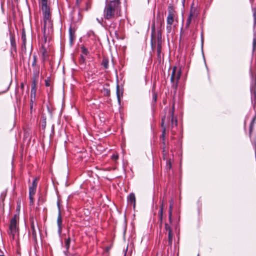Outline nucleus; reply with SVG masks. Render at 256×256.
<instances>
[{
    "label": "nucleus",
    "mask_w": 256,
    "mask_h": 256,
    "mask_svg": "<svg viewBox=\"0 0 256 256\" xmlns=\"http://www.w3.org/2000/svg\"><path fill=\"white\" fill-rule=\"evenodd\" d=\"M119 0H106L104 12V18L106 20L116 18L120 16Z\"/></svg>",
    "instance_id": "1"
},
{
    "label": "nucleus",
    "mask_w": 256,
    "mask_h": 256,
    "mask_svg": "<svg viewBox=\"0 0 256 256\" xmlns=\"http://www.w3.org/2000/svg\"><path fill=\"white\" fill-rule=\"evenodd\" d=\"M150 45L152 48L156 45L157 55L158 57H160L162 50V32L160 30L156 32L154 20L152 24Z\"/></svg>",
    "instance_id": "2"
},
{
    "label": "nucleus",
    "mask_w": 256,
    "mask_h": 256,
    "mask_svg": "<svg viewBox=\"0 0 256 256\" xmlns=\"http://www.w3.org/2000/svg\"><path fill=\"white\" fill-rule=\"evenodd\" d=\"M176 12L174 10V6L170 5L168 6V14L166 18V32L170 34L172 32V26L174 22V19L176 18Z\"/></svg>",
    "instance_id": "3"
},
{
    "label": "nucleus",
    "mask_w": 256,
    "mask_h": 256,
    "mask_svg": "<svg viewBox=\"0 0 256 256\" xmlns=\"http://www.w3.org/2000/svg\"><path fill=\"white\" fill-rule=\"evenodd\" d=\"M42 10L43 12L44 22L46 21L52 20L50 18V9L47 4L46 0H42Z\"/></svg>",
    "instance_id": "4"
},
{
    "label": "nucleus",
    "mask_w": 256,
    "mask_h": 256,
    "mask_svg": "<svg viewBox=\"0 0 256 256\" xmlns=\"http://www.w3.org/2000/svg\"><path fill=\"white\" fill-rule=\"evenodd\" d=\"M53 32V25L52 20L44 22L43 33L46 38Z\"/></svg>",
    "instance_id": "5"
},
{
    "label": "nucleus",
    "mask_w": 256,
    "mask_h": 256,
    "mask_svg": "<svg viewBox=\"0 0 256 256\" xmlns=\"http://www.w3.org/2000/svg\"><path fill=\"white\" fill-rule=\"evenodd\" d=\"M198 16V14L196 12V10L194 8H191L188 16V17L186 20V28H188L193 21L194 22Z\"/></svg>",
    "instance_id": "6"
},
{
    "label": "nucleus",
    "mask_w": 256,
    "mask_h": 256,
    "mask_svg": "<svg viewBox=\"0 0 256 256\" xmlns=\"http://www.w3.org/2000/svg\"><path fill=\"white\" fill-rule=\"evenodd\" d=\"M10 234L12 236V239L14 240V236L18 231L17 228V222L16 218V216L12 218L10 224Z\"/></svg>",
    "instance_id": "7"
},
{
    "label": "nucleus",
    "mask_w": 256,
    "mask_h": 256,
    "mask_svg": "<svg viewBox=\"0 0 256 256\" xmlns=\"http://www.w3.org/2000/svg\"><path fill=\"white\" fill-rule=\"evenodd\" d=\"M181 73L180 70H177V68L174 66L172 68V72L170 76V81L172 83L176 82L177 84L180 77Z\"/></svg>",
    "instance_id": "8"
},
{
    "label": "nucleus",
    "mask_w": 256,
    "mask_h": 256,
    "mask_svg": "<svg viewBox=\"0 0 256 256\" xmlns=\"http://www.w3.org/2000/svg\"><path fill=\"white\" fill-rule=\"evenodd\" d=\"M105 23L106 26H109V32L111 34H114L116 36V38L118 39L119 38V34L118 32V28L117 26V24L116 22H112L110 25L108 24L106 21Z\"/></svg>",
    "instance_id": "9"
},
{
    "label": "nucleus",
    "mask_w": 256,
    "mask_h": 256,
    "mask_svg": "<svg viewBox=\"0 0 256 256\" xmlns=\"http://www.w3.org/2000/svg\"><path fill=\"white\" fill-rule=\"evenodd\" d=\"M36 84L34 81L33 82L32 84V88L30 91V102L32 103H34L36 101Z\"/></svg>",
    "instance_id": "10"
},
{
    "label": "nucleus",
    "mask_w": 256,
    "mask_h": 256,
    "mask_svg": "<svg viewBox=\"0 0 256 256\" xmlns=\"http://www.w3.org/2000/svg\"><path fill=\"white\" fill-rule=\"evenodd\" d=\"M56 222H57V225H58V232L59 236H60L61 234H62V218L61 216L60 210H59V212H58Z\"/></svg>",
    "instance_id": "11"
},
{
    "label": "nucleus",
    "mask_w": 256,
    "mask_h": 256,
    "mask_svg": "<svg viewBox=\"0 0 256 256\" xmlns=\"http://www.w3.org/2000/svg\"><path fill=\"white\" fill-rule=\"evenodd\" d=\"M128 202L129 204L133 205V207L134 208L136 206V197L134 193H130L127 198Z\"/></svg>",
    "instance_id": "12"
},
{
    "label": "nucleus",
    "mask_w": 256,
    "mask_h": 256,
    "mask_svg": "<svg viewBox=\"0 0 256 256\" xmlns=\"http://www.w3.org/2000/svg\"><path fill=\"white\" fill-rule=\"evenodd\" d=\"M174 106H172V112H170V116L171 118V125L172 127L174 126H176L178 124V120L176 118H174Z\"/></svg>",
    "instance_id": "13"
},
{
    "label": "nucleus",
    "mask_w": 256,
    "mask_h": 256,
    "mask_svg": "<svg viewBox=\"0 0 256 256\" xmlns=\"http://www.w3.org/2000/svg\"><path fill=\"white\" fill-rule=\"evenodd\" d=\"M36 190L32 188H29V198L30 203L32 205L34 203V196L36 194Z\"/></svg>",
    "instance_id": "14"
},
{
    "label": "nucleus",
    "mask_w": 256,
    "mask_h": 256,
    "mask_svg": "<svg viewBox=\"0 0 256 256\" xmlns=\"http://www.w3.org/2000/svg\"><path fill=\"white\" fill-rule=\"evenodd\" d=\"M71 242V238L70 236H68L67 238L65 240V247L66 248V250L64 251V254L66 256H68V250L70 246V243Z\"/></svg>",
    "instance_id": "15"
},
{
    "label": "nucleus",
    "mask_w": 256,
    "mask_h": 256,
    "mask_svg": "<svg viewBox=\"0 0 256 256\" xmlns=\"http://www.w3.org/2000/svg\"><path fill=\"white\" fill-rule=\"evenodd\" d=\"M164 118H162V126L163 127V130L162 131V143L164 145H165V134H166V128L164 126Z\"/></svg>",
    "instance_id": "16"
},
{
    "label": "nucleus",
    "mask_w": 256,
    "mask_h": 256,
    "mask_svg": "<svg viewBox=\"0 0 256 256\" xmlns=\"http://www.w3.org/2000/svg\"><path fill=\"white\" fill-rule=\"evenodd\" d=\"M163 206H164V204H163V202H162V205H161L160 208L158 211V220L160 222V224H162V222L163 209H164Z\"/></svg>",
    "instance_id": "17"
},
{
    "label": "nucleus",
    "mask_w": 256,
    "mask_h": 256,
    "mask_svg": "<svg viewBox=\"0 0 256 256\" xmlns=\"http://www.w3.org/2000/svg\"><path fill=\"white\" fill-rule=\"evenodd\" d=\"M108 59L107 58H104L102 60V65L103 66L104 68L105 69H107L108 68Z\"/></svg>",
    "instance_id": "18"
},
{
    "label": "nucleus",
    "mask_w": 256,
    "mask_h": 256,
    "mask_svg": "<svg viewBox=\"0 0 256 256\" xmlns=\"http://www.w3.org/2000/svg\"><path fill=\"white\" fill-rule=\"evenodd\" d=\"M32 234L33 239L36 240V232L34 223L31 224Z\"/></svg>",
    "instance_id": "19"
},
{
    "label": "nucleus",
    "mask_w": 256,
    "mask_h": 256,
    "mask_svg": "<svg viewBox=\"0 0 256 256\" xmlns=\"http://www.w3.org/2000/svg\"><path fill=\"white\" fill-rule=\"evenodd\" d=\"M38 186V179L37 178H35L32 182V184L31 186H30L29 188H32L34 189H36V187Z\"/></svg>",
    "instance_id": "20"
},
{
    "label": "nucleus",
    "mask_w": 256,
    "mask_h": 256,
    "mask_svg": "<svg viewBox=\"0 0 256 256\" xmlns=\"http://www.w3.org/2000/svg\"><path fill=\"white\" fill-rule=\"evenodd\" d=\"M79 63H80V64L81 66H85L86 60H85V58H84V56L82 55H80V59H79Z\"/></svg>",
    "instance_id": "21"
},
{
    "label": "nucleus",
    "mask_w": 256,
    "mask_h": 256,
    "mask_svg": "<svg viewBox=\"0 0 256 256\" xmlns=\"http://www.w3.org/2000/svg\"><path fill=\"white\" fill-rule=\"evenodd\" d=\"M102 92L104 96H110V90L109 89L104 88Z\"/></svg>",
    "instance_id": "22"
},
{
    "label": "nucleus",
    "mask_w": 256,
    "mask_h": 256,
    "mask_svg": "<svg viewBox=\"0 0 256 256\" xmlns=\"http://www.w3.org/2000/svg\"><path fill=\"white\" fill-rule=\"evenodd\" d=\"M168 244L171 246L172 242V232H168Z\"/></svg>",
    "instance_id": "23"
},
{
    "label": "nucleus",
    "mask_w": 256,
    "mask_h": 256,
    "mask_svg": "<svg viewBox=\"0 0 256 256\" xmlns=\"http://www.w3.org/2000/svg\"><path fill=\"white\" fill-rule=\"evenodd\" d=\"M22 45L24 46H25L26 44V36L24 32H22Z\"/></svg>",
    "instance_id": "24"
},
{
    "label": "nucleus",
    "mask_w": 256,
    "mask_h": 256,
    "mask_svg": "<svg viewBox=\"0 0 256 256\" xmlns=\"http://www.w3.org/2000/svg\"><path fill=\"white\" fill-rule=\"evenodd\" d=\"M116 96H117L118 102H120V91H119L118 84H117V86H116Z\"/></svg>",
    "instance_id": "25"
},
{
    "label": "nucleus",
    "mask_w": 256,
    "mask_h": 256,
    "mask_svg": "<svg viewBox=\"0 0 256 256\" xmlns=\"http://www.w3.org/2000/svg\"><path fill=\"white\" fill-rule=\"evenodd\" d=\"M81 49H82V54H84V55L88 54V50H87L86 48L84 46H82V47L81 48Z\"/></svg>",
    "instance_id": "26"
},
{
    "label": "nucleus",
    "mask_w": 256,
    "mask_h": 256,
    "mask_svg": "<svg viewBox=\"0 0 256 256\" xmlns=\"http://www.w3.org/2000/svg\"><path fill=\"white\" fill-rule=\"evenodd\" d=\"M45 86L47 87H48L50 85V78H48L45 80Z\"/></svg>",
    "instance_id": "27"
},
{
    "label": "nucleus",
    "mask_w": 256,
    "mask_h": 256,
    "mask_svg": "<svg viewBox=\"0 0 256 256\" xmlns=\"http://www.w3.org/2000/svg\"><path fill=\"white\" fill-rule=\"evenodd\" d=\"M165 230L168 231V232H172L170 226L166 223L165 224Z\"/></svg>",
    "instance_id": "28"
},
{
    "label": "nucleus",
    "mask_w": 256,
    "mask_h": 256,
    "mask_svg": "<svg viewBox=\"0 0 256 256\" xmlns=\"http://www.w3.org/2000/svg\"><path fill=\"white\" fill-rule=\"evenodd\" d=\"M46 118H44L42 120V128H44L46 127Z\"/></svg>",
    "instance_id": "29"
},
{
    "label": "nucleus",
    "mask_w": 256,
    "mask_h": 256,
    "mask_svg": "<svg viewBox=\"0 0 256 256\" xmlns=\"http://www.w3.org/2000/svg\"><path fill=\"white\" fill-rule=\"evenodd\" d=\"M256 46V39L254 38L252 42V47L253 49L254 50Z\"/></svg>",
    "instance_id": "30"
},
{
    "label": "nucleus",
    "mask_w": 256,
    "mask_h": 256,
    "mask_svg": "<svg viewBox=\"0 0 256 256\" xmlns=\"http://www.w3.org/2000/svg\"><path fill=\"white\" fill-rule=\"evenodd\" d=\"M254 120L253 119L252 121V122L250 124V134L252 131V126L253 123L254 122Z\"/></svg>",
    "instance_id": "31"
},
{
    "label": "nucleus",
    "mask_w": 256,
    "mask_h": 256,
    "mask_svg": "<svg viewBox=\"0 0 256 256\" xmlns=\"http://www.w3.org/2000/svg\"><path fill=\"white\" fill-rule=\"evenodd\" d=\"M157 98V94L155 93L152 96V100L154 101V102H156Z\"/></svg>",
    "instance_id": "32"
},
{
    "label": "nucleus",
    "mask_w": 256,
    "mask_h": 256,
    "mask_svg": "<svg viewBox=\"0 0 256 256\" xmlns=\"http://www.w3.org/2000/svg\"><path fill=\"white\" fill-rule=\"evenodd\" d=\"M34 104V103H32V102H30V112L31 114L32 112Z\"/></svg>",
    "instance_id": "33"
},
{
    "label": "nucleus",
    "mask_w": 256,
    "mask_h": 256,
    "mask_svg": "<svg viewBox=\"0 0 256 256\" xmlns=\"http://www.w3.org/2000/svg\"><path fill=\"white\" fill-rule=\"evenodd\" d=\"M96 20L98 22V23H100V24H101L102 25V21H103V19L102 18H96Z\"/></svg>",
    "instance_id": "34"
},
{
    "label": "nucleus",
    "mask_w": 256,
    "mask_h": 256,
    "mask_svg": "<svg viewBox=\"0 0 256 256\" xmlns=\"http://www.w3.org/2000/svg\"><path fill=\"white\" fill-rule=\"evenodd\" d=\"M112 158L113 160H116L118 158V156L117 155H113Z\"/></svg>",
    "instance_id": "35"
},
{
    "label": "nucleus",
    "mask_w": 256,
    "mask_h": 256,
    "mask_svg": "<svg viewBox=\"0 0 256 256\" xmlns=\"http://www.w3.org/2000/svg\"><path fill=\"white\" fill-rule=\"evenodd\" d=\"M82 0H76V4L78 6L81 2Z\"/></svg>",
    "instance_id": "36"
},
{
    "label": "nucleus",
    "mask_w": 256,
    "mask_h": 256,
    "mask_svg": "<svg viewBox=\"0 0 256 256\" xmlns=\"http://www.w3.org/2000/svg\"><path fill=\"white\" fill-rule=\"evenodd\" d=\"M157 20H158V21L160 20V26H161L164 24V22H162V21H161V20H160V18H159V19H158H158H157Z\"/></svg>",
    "instance_id": "37"
},
{
    "label": "nucleus",
    "mask_w": 256,
    "mask_h": 256,
    "mask_svg": "<svg viewBox=\"0 0 256 256\" xmlns=\"http://www.w3.org/2000/svg\"><path fill=\"white\" fill-rule=\"evenodd\" d=\"M172 210H168V216H172Z\"/></svg>",
    "instance_id": "38"
},
{
    "label": "nucleus",
    "mask_w": 256,
    "mask_h": 256,
    "mask_svg": "<svg viewBox=\"0 0 256 256\" xmlns=\"http://www.w3.org/2000/svg\"><path fill=\"white\" fill-rule=\"evenodd\" d=\"M172 216H168V219L170 222H172Z\"/></svg>",
    "instance_id": "39"
},
{
    "label": "nucleus",
    "mask_w": 256,
    "mask_h": 256,
    "mask_svg": "<svg viewBox=\"0 0 256 256\" xmlns=\"http://www.w3.org/2000/svg\"><path fill=\"white\" fill-rule=\"evenodd\" d=\"M20 88L22 90H24V84L22 82L20 84Z\"/></svg>",
    "instance_id": "40"
},
{
    "label": "nucleus",
    "mask_w": 256,
    "mask_h": 256,
    "mask_svg": "<svg viewBox=\"0 0 256 256\" xmlns=\"http://www.w3.org/2000/svg\"><path fill=\"white\" fill-rule=\"evenodd\" d=\"M169 209L170 210H172V204H170Z\"/></svg>",
    "instance_id": "41"
},
{
    "label": "nucleus",
    "mask_w": 256,
    "mask_h": 256,
    "mask_svg": "<svg viewBox=\"0 0 256 256\" xmlns=\"http://www.w3.org/2000/svg\"><path fill=\"white\" fill-rule=\"evenodd\" d=\"M45 53H46V50H44L42 52V55H43V57L44 58L45 56H46V54H45Z\"/></svg>",
    "instance_id": "42"
},
{
    "label": "nucleus",
    "mask_w": 256,
    "mask_h": 256,
    "mask_svg": "<svg viewBox=\"0 0 256 256\" xmlns=\"http://www.w3.org/2000/svg\"><path fill=\"white\" fill-rule=\"evenodd\" d=\"M182 5L184 6V3H185V0H182Z\"/></svg>",
    "instance_id": "43"
},
{
    "label": "nucleus",
    "mask_w": 256,
    "mask_h": 256,
    "mask_svg": "<svg viewBox=\"0 0 256 256\" xmlns=\"http://www.w3.org/2000/svg\"><path fill=\"white\" fill-rule=\"evenodd\" d=\"M70 38L72 39V32H71V30L70 29Z\"/></svg>",
    "instance_id": "44"
},
{
    "label": "nucleus",
    "mask_w": 256,
    "mask_h": 256,
    "mask_svg": "<svg viewBox=\"0 0 256 256\" xmlns=\"http://www.w3.org/2000/svg\"><path fill=\"white\" fill-rule=\"evenodd\" d=\"M165 150V147L163 148V151L164 152Z\"/></svg>",
    "instance_id": "45"
},
{
    "label": "nucleus",
    "mask_w": 256,
    "mask_h": 256,
    "mask_svg": "<svg viewBox=\"0 0 256 256\" xmlns=\"http://www.w3.org/2000/svg\"><path fill=\"white\" fill-rule=\"evenodd\" d=\"M171 166L170 163V168Z\"/></svg>",
    "instance_id": "46"
},
{
    "label": "nucleus",
    "mask_w": 256,
    "mask_h": 256,
    "mask_svg": "<svg viewBox=\"0 0 256 256\" xmlns=\"http://www.w3.org/2000/svg\"><path fill=\"white\" fill-rule=\"evenodd\" d=\"M42 0H41V4H42Z\"/></svg>",
    "instance_id": "47"
},
{
    "label": "nucleus",
    "mask_w": 256,
    "mask_h": 256,
    "mask_svg": "<svg viewBox=\"0 0 256 256\" xmlns=\"http://www.w3.org/2000/svg\"><path fill=\"white\" fill-rule=\"evenodd\" d=\"M200 256V254H198V256Z\"/></svg>",
    "instance_id": "48"
}]
</instances>
